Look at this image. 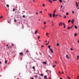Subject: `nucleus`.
<instances>
[{"label":"nucleus","mask_w":79,"mask_h":79,"mask_svg":"<svg viewBox=\"0 0 79 79\" xmlns=\"http://www.w3.org/2000/svg\"><path fill=\"white\" fill-rule=\"evenodd\" d=\"M50 52L51 53H53V49H52L51 48H50Z\"/></svg>","instance_id":"nucleus-1"},{"label":"nucleus","mask_w":79,"mask_h":79,"mask_svg":"<svg viewBox=\"0 0 79 79\" xmlns=\"http://www.w3.org/2000/svg\"><path fill=\"white\" fill-rule=\"evenodd\" d=\"M20 55H21V56H23V53L22 52H20L19 53Z\"/></svg>","instance_id":"nucleus-2"},{"label":"nucleus","mask_w":79,"mask_h":79,"mask_svg":"<svg viewBox=\"0 0 79 79\" xmlns=\"http://www.w3.org/2000/svg\"><path fill=\"white\" fill-rule=\"evenodd\" d=\"M48 15H49V17L51 18V17H52V14H50V13H48Z\"/></svg>","instance_id":"nucleus-3"},{"label":"nucleus","mask_w":79,"mask_h":79,"mask_svg":"<svg viewBox=\"0 0 79 79\" xmlns=\"http://www.w3.org/2000/svg\"><path fill=\"white\" fill-rule=\"evenodd\" d=\"M76 8H78V4H77V2H76Z\"/></svg>","instance_id":"nucleus-4"},{"label":"nucleus","mask_w":79,"mask_h":79,"mask_svg":"<svg viewBox=\"0 0 79 79\" xmlns=\"http://www.w3.org/2000/svg\"><path fill=\"white\" fill-rule=\"evenodd\" d=\"M71 22L72 24H73L74 23V19H73V20H72L71 21Z\"/></svg>","instance_id":"nucleus-5"},{"label":"nucleus","mask_w":79,"mask_h":79,"mask_svg":"<svg viewBox=\"0 0 79 79\" xmlns=\"http://www.w3.org/2000/svg\"><path fill=\"white\" fill-rule=\"evenodd\" d=\"M44 79H47V76L46 75L44 76Z\"/></svg>","instance_id":"nucleus-6"},{"label":"nucleus","mask_w":79,"mask_h":79,"mask_svg":"<svg viewBox=\"0 0 79 79\" xmlns=\"http://www.w3.org/2000/svg\"><path fill=\"white\" fill-rule=\"evenodd\" d=\"M52 16L53 18H55V15L54 14H53Z\"/></svg>","instance_id":"nucleus-7"},{"label":"nucleus","mask_w":79,"mask_h":79,"mask_svg":"<svg viewBox=\"0 0 79 79\" xmlns=\"http://www.w3.org/2000/svg\"><path fill=\"white\" fill-rule=\"evenodd\" d=\"M77 33H75L74 34V35L75 37H76V36H77Z\"/></svg>","instance_id":"nucleus-8"},{"label":"nucleus","mask_w":79,"mask_h":79,"mask_svg":"<svg viewBox=\"0 0 79 79\" xmlns=\"http://www.w3.org/2000/svg\"><path fill=\"white\" fill-rule=\"evenodd\" d=\"M7 62H8V61H7V60H5V64H6V63H7Z\"/></svg>","instance_id":"nucleus-9"},{"label":"nucleus","mask_w":79,"mask_h":79,"mask_svg":"<svg viewBox=\"0 0 79 79\" xmlns=\"http://www.w3.org/2000/svg\"><path fill=\"white\" fill-rule=\"evenodd\" d=\"M62 23L61 22H60L59 24V26H61V25H62Z\"/></svg>","instance_id":"nucleus-10"},{"label":"nucleus","mask_w":79,"mask_h":79,"mask_svg":"<svg viewBox=\"0 0 79 79\" xmlns=\"http://www.w3.org/2000/svg\"><path fill=\"white\" fill-rule=\"evenodd\" d=\"M49 2L50 3H52V1L50 0H49Z\"/></svg>","instance_id":"nucleus-11"},{"label":"nucleus","mask_w":79,"mask_h":79,"mask_svg":"<svg viewBox=\"0 0 79 79\" xmlns=\"http://www.w3.org/2000/svg\"><path fill=\"white\" fill-rule=\"evenodd\" d=\"M71 22V20L69 19L68 21V23H69Z\"/></svg>","instance_id":"nucleus-12"},{"label":"nucleus","mask_w":79,"mask_h":79,"mask_svg":"<svg viewBox=\"0 0 79 79\" xmlns=\"http://www.w3.org/2000/svg\"><path fill=\"white\" fill-rule=\"evenodd\" d=\"M37 30H36L35 32V34H37Z\"/></svg>","instance_id":"nucleus-13"},{"label":"nucleus","mask_w":79,"mask_h":79,"mask_svg":"<svg viewBox=\"0 0 79 79\" xmlns=\"http://www.w3.org/2000/svg\"><path fill=\"white\" fill-rule=\"evenodd\" d=\"M15 11V9L14 8L13 9V12H14Z\"/></svg>","instance_id":"nucleus-14"},{"label":"nucleus","mask_w":79,"mask_h":79,"mask_svg":"<svg viewBox=\"0 0 79 79\" xmlns=\"http://www.w3.org/2000/svg\"><path fill=\"white\" fill-rule=\"evenodd\" d=\"M56 12V10H54V11H53V14H55V13Z\"/></svg>","instance_id":"nucleus-15"},{"label":"nucleus","mask_w":79,"mask_h":79,"mask_svg":"<svg viewBox=\"0 0 79 79\" xmlns=\"http://www.w3.org/2000/svg\"><path fill=\"white\" fill-rule=\"evenodd\" d=\"M69 29H71L70 27H69L67 28L68 30H69Z\"/></svg>","instance_id":"nucleus-16"},{"label":"nucleus","mask_w":79,"mask_h":79,"mask_svg":"<svg viewBox=\"0 0 79 79\" xmlns=\"http://www.w3.org/2000/svg\"><path fill=\"white\" fill-rule=\"evenodd\" d=\"M50 47H51V46H50V45H49V46H48V48H49L50 49Z\"/></svg>","instance_id":"nucleus-17"},{"label":"nucleus","mask_w":79,"mask_h":79,"mask_svg":"<svg viewBox=\"0 0 79 79\" xmlns=\"http://www.w3.org/2000/svg\"><path fill=\"white\" fill-rule=\"evenodd\" d=\"M59 1L60 3H61V2H62V0H59Z\"/></svg>","instance_id":"nucleus-18"},{"label":"nucleus","mask_w":79,"mask_h":79,"mask_svg":"<svg viewBox=\"0 0 79 79\" xmlns=\"http://www.w3.org/2000/svg\"><path fill=\"white\" fill-rule=\"evenodd\" d=\"M75 29H77V26H76L75 25Z\"/></svg>","instance_id":"nucleus-19"},{"label":"nucleus","mask_w":79,"mask_h":79,"mask_svg":"<svg viewBox=\"0 0 79 79\" xmlns=\"http://www.w3.org/2000/svg\"><path fill=\"white\" fill-rule=\"evenodd\" d=\"M44 64H47V62H45L43 63Z\"/></svg>","instance_id":"nucleus-20"},{"label":"nucleus","mask_w":79,"mask_h":79,"mask_svg":"<svg viewBox=\"0 0 79 79\" xmlns=\"http://www.w3.org/2000/svg\"><path fill=\"white\" fill-rule=\"evenodd\" d=\"M6 6H7V7H9V5H8V4H7L6 5Z\"/></svg>","instance_id":"nucleus-21"},{"label":"nucleus","mask_w":79,"mask_h":79,"mask_svg":"<svg viewBox=\"0 0 79 79\" xmlns=\"http://www.w3.org/2000/svg\"><path fill=\"white\" fill-rule=\"evenodd\" d=\"M66 15H69V13H68V12H67L66 13Z\"/></svg>","instance_id":"nucleus-22"},{"label":"nucleus","mask_w":79,"mask_h":79,"mask_svg":"<svg viewBox=\"0 0 79 79\" xmlns=\"http://www.w3.org/2000/svg\"><path fill=\"white\" fill-rule=\"evenodd\" d=\"M77 57L78 58H77V60H78V59H79V56H77Z\"/></svg>","instance_id":"nucleus-23"},{"label":"nucleus","mask_w":79,"mask_h":79,"mask_svg":"<svg viewBox=\"0 0 79 79\" xmlns=\"http://www.w3.org/2000/svg\"><path fill=\"white\" fill-rule=\"evenodd\" d=\"M40 76H42V77L44 76V75L43 74H41Z\"/></svg>","instance_id":"nucleus-24"},{"label":"nucleus","mask_w":79,"mask_h":79,"mask_svg":"<svg viewBox=\"0 0 79 79\" xmlns=\"http://www.w3.org/2000/svg\"><path fill=\"white\" fill-rule=\"evenodd\" d=\"M11 45H12V46L13 47V46H14V44L12 43Z\"/></svg>","instance_id":"nucleus-25"},{"label":"nucleus","mask_w":79,"mask_h":79,"mask_svg":"<svg viewBox=\"0 0 79 79\" xmlns=\"http://www.w3.org/2000/svg\"><path fill=\"white\" fill-rule=\"evenodd\" d=\"M3 18V16L2 15L1 17H0V19H1V18Z\"/></svg>","instance_id":"nucleus-26"},{"label":"nucleus","mask_w":79,"mask_h":79,"mask_svg":"<svg viewBox=\"0 0 79 79\" xmlns=\"http://www.w3.org/2000/svg\"><path fill=\"white\" fill-rule=\"evenodd\" d=\"M55 66H56V65H54V66H53V68H55Z\"/></svg>","instance_id":"nucleus-27"},{"label":"nucleus","mask_w":79,"mask_h":79,"mask_svg":"<svg viewBox=\"0 0 79 79\" xmlns=\"http://www.w3.org/2000/svg\"><path fill=\"white\" fill-rule=\"evenodd\" d=\"M31 79H34V77H30Z\"/></svg>","instance_id":"nucleus-28"},{"label":"nucleus","mask_w":79,"mask_h":79,"mask_svg":"<svg viewBox=\"0 0 79 79\" xmlns=\"http://www.w3.org/2000/svg\"><path fill=\"white\" fill-rule=\"evenodd\" d=\"M35 77L36 78V77H37V75H35Z\"/></svg>","instance_id":"nucleus-29"},{"label":"nucleus","mask_w":79,"mask_h":79,"mask_svg":"<svg viewBox=\"0 0 79 79\" xmlns=\"http://www.w3.org/2000/svg\"><path fill=\"white\" fill-rule=\"evenodd\" d=\"M38 39H40V36H39L38 37Z\"/></svg>","instance_id":"nucleus-30"},{"label":"nucleus","mask_w":79,"mask_h":79,"mask_svg":"<svg viewBox=\"0 0 79 79\" xmlns=\"http://www.w3.org/2000/svg\"><path fill=\"white\" fill-rule=\"evenodd\" d=\"M48 35V33H46V35H47H47Z\"/></svg>","instance_id":"nucleus-31"},{"label":"nucleus","mask_w":79,"mask_h":79,"mask_svg":"<svg viewBox=\"0 0 79 79\" xmlns=\"http://www.w3.org/2000/svg\"><path fill=\"white\" fill-rule=\"evenodd\" d=\"M46 24V22H44V24Z\"/></svg>","instance_id":"nucleus-32"},{"label":"nucleus","mask_w":79,"mask_h":79,"mask_svg":"<svg viewBox=\"0 0 79 79\" xmlns=\"http://www.w3.org/2000/svg\"><path fill=\"white\" fill-rule=\"evenodd\" d=\"M57 46H59V44H58V43L57 44Z\"/></svg>","instance_id":"nucleus-33"},{"label":"nucleus","mask_w":79,"mask_h":79,"mask_svg":"<svg viewBox=\"0 0 79 79\" xmlns=\"http://www.w3.org/2000/svg\"><path fill=\"white\" fill-rule=\"evenodd\" d=\"M16 21H17L15 19V20H14V22H16Z\"/></svg>","instance_id":"nucleus-34"},{"label":"nucleus","mask_w":79,"mask_h":79,"mask_svg":"<svg viewBox=\"0 0 79 79\" xmlns=\"http://www.w3.org/2000/svg\"><path fill=\"white\" fill-rule=\"evenodd\" d=\"M54 26V24L52 23V26Z\"/></svg>","instance_id":"nucleus-35"},{"label":"nucleus","mask_w":79,"mask_h":79,"mask_svg":"<svg viewBox=\"0 0 79 79\" xmlns=\"http://www.w3.org/2000/svg\"><path fill=\"white\" fill-rule=\"evenodd\" d=\"M28 52H29V51H26V53H28Z\"/></svg>","instance_id":"nucleus-36"},{"label":"nucleus","mask_w":79,"mask_h":79,"mask_svg":"<svg viewBox=\"0 0 79 79\" xmlns=\"http://www.w3.org/2000/svg\"><path fill=\"white\" fill-rule=\"evenodd\" d=\"M33 69H35V67L34 66L33 67H32Z\"/></svg>","instance_id":"nucleus-37"},{"label":"nucleus","mask_w":79,"mask_h":79,"mask_svg":"<svg viewBox=\"0 0 79 79\" xmlns=\"http://www.w3.org/2000/svg\"><path fill=\"white\" fill-rule=\"evenodd\" d=\"M66 58H68V55H66Z\"/></svg>","instance_id":"nucleus-38"},{"label":"nucleus","mask_w":79,"mask_h":79,"mask_svg":"<svg viewBox=\"0 0 79 79\" xmlns=\"http://www.w3.org/2000/svg\"><path fill=\"white\" fill-rule=\"evenodd\" d=\"M72 13H73V14H74V11H72Z\"/></svg>","instance_id":"nucleus-39"},{"label":"nucleus","mask_w":79,"mask_h":79,"mask_svg":"<svg viewBox=\"0 0 79 79\" xmlns=\"http://www.w3.org/2000/svg\"><path fill=\"white\" fill-rule=\"evenodd\" d=\"M49 57H50L51 58V59H52V57L51 56H49Z\"/></svg>","instance_id":"nucleus-40"},{"label":"nucleus","mask_w":79,"mask_h":79,"mask_svg":"<svg viewBox=\"0 0 79 79\" xmlns=\"http://www.w3.org/2000/svg\"><path fill=\"white\" fill-rule=\"evenodd\" d=\"M43 6H45V4H43Z\"/></svg>","instance_id":"nucleus-41"},{"label":"nucleus","mask_w":79,"mask_h":79,"mask_svg":"<svg viewBox=\"0 0 79 79\" xmlns=\"http://www.w3.org/2000/svg\"><path fill=\"white\" fill-rule=\"evenodd\" d=\"M59 73L61 74V72L60 71H59Z\"/></svg>","instance_id":"nucleus-42"},{"label":"nucleus","mask_w":79,"mask_h":79,"mask_svg":"<svg viewBox=\"0 0 79 79\" xmlns=\"http://www.w3.org/2000/svg\"><path fill=\"white\" fill-rule=\"evenodd\" d=\"M63 25H64V26H65V24H64V23H63Z\"/></svg>","instance_id":"nucleus-43"},{"label":"nucleus","mask_w":79,"mask_h":79,"mask_svg":"<svg viewBox=\"0 0 79 79\" xmlns=\"http://www.w3.org/2000/svg\"><path fill=\"white\" fill-rule=\"evenodd\" d=\"M63 25H64V26H65V24H64V23H63Z\"/></svg>","instance_id":"nucleus-44"},{"label":"nucleus","mask_w":79,"mask_h":79,"mask_svg":"<svg viewBox=\"0 0 79 79\" xmlns=\"http://www.w3.org/2000/svg\"><path fill=\"white\" fill-rule=\"evenodd\" d=\"M66 18V16H64V18Z\"/></svg>","instance_id":"nucleus-45"},{"label":"nucleus","mask_w":79,"mask_h":79,"mask_svg":"<svg viewBox=\"0 0 79 79\" xmlns=\"http://www.w3.org/2000/svg\"><path fill=\"white\" fill-rule=\"evenodd\" d=\"M44 27H47V26H44Z\"/></svg>","instance_id":"nucleus-46"},{"label":"nucleus","mask_w":79,"mask_h":79,"mask_svg":"<svg viewBox=\"0 0 79 79\" xmlns=\"http://www.w3.org/2000/svg\"><path fill=\"white\" fill-rule=\"evenodd\" d=\"M23 18H24L25 17V16L23 15Z\"/></svg>","instance_id":"nucleus-47"},{"label":"nucleus","mask_w":79,"mask_h":79,"mask_svg":"<svg viewBox=\"0 0 79 79\" xmlns=\"http://www.w3.org/2000/svg\"><path fill=\"white\" fill-rule=\"evenodd\" d=\"M73 27V26H71V27H70V29H71Z\"/></svg>","instance_id":"nucleus-48"},{"label":"nucleus","mask_w":79,"mask_h":79,"mask_svg":"<svg viewBox=\"0 0 79 79\" xmlns=\"http://www.w3.org/2000/svg\"><path fill=\"white\" fill-rule=\"evenodd\" d=\"M46 72L47 73H48V70H46Z\"/></svg>","instance_id":"nucleus-49"},{"label":"nucleus","mask_w":79,"mask_h":79,"mask_svg":"<svg viewBox=\"0 0 79 79\" xmlns=\"http://www.w3.org/2000/svg\"><path fill=\"white\" fill-rule=\"evenodd\" d=\"M55 63L56 64H57V62H56V61H55Z\"/></svg>","instance_id":"nucleus-50"},{"label":"nucleus","mask_w":79,"mask_h":79,"mask_svg":"<svg viewBox=\"0 0 79 79\" xmlns=\"http://www.w3.org/2000/svg\"><path fill=\"white\" fill-rule=\"evenodd\" d=\"M56 16H56H58V15H55Z\"/></svg>","instance_id":"nucleus-51"},{"label":"nucleus","mask_w":79,"mask_h":79,"mask_svg":"<svg viewBox=\"0 0 79 79\" xmlns=\"http://www.w3.org/2000/svg\"><path fill=\"white\" fill-rule=\"evenodd\" d=\"M68 77L69 79H70V78L68 77Z\"/></svg>","instance_id":"nucleus-52"},{"label":"nucleus","mask_w":79,"mask_h":79,"mask_svg":"<svg viewBox=\"0 0 79 79\" xmlns=\"http://www.w3.org/2000/svg\"><path fill=\"white\" fill-rule=\"evenodd\" d=\"M61 7L63 8V6H62V5L61 6Z\"/></svg>","instance_id":"nucleus-53"},{"label":"nucleus","mask_w":79,"mask_h":79,"mask_svg":"<svg viewBox=\"0 0 79 79\" xmlns=\"http://www.w3.org/2000/svg\"><path fill=\"white\" fill-rule=\"evenodd\" d=\"M70 50H73V49H72V48H70Z\"/></svg>","instance_id":"nucleus-54"},{"label":"nucleus","mask_w":79,"mask_h":79,"mask_svg":"<svg viewBox=\"0 0 79 79\" xmlns=\"http://www.w3.org/2000/svg\"><path fill=\"white\" fill-rule=\"evenodd\" d=\"M36 15H38V12H36Z\"/></svg>","instance_id":"nucleus-55"},{"label":"nucleus","mask_w":79,"mask_h":79,"mask_svg":"<svg viewBox=\"0 0 79 79\" xmlns=\"http://www.w3.org/2000/svg\"><path fill=\"white\" fill-rule=\"evenodd\" d=\"M62 74H64V72H62Z\"/></svg>","instance_id":"nucleus-56"},{"label":"nucleus","mask_w":79,"mask_h":79,"mask_svg":"<svg viewBox=\"0 0 79 79\" xmlns=\"http://www.w3.org/2000/svg\"><path fill=\"white\" fill-rule=\"evenodd\" d=\"M41 78V77H39V79H40Z\"/></svg>","instance_id":"nucleus-57"},{"label":"nucleus","mask_w":79,"mask_h":79,"mask_svg":"<svg viewBox=\"0 0 79 79\" xmlns=\"http://www.w3.org/2000/svg\"><path fill=\"white\" fill-rule=\"evenodd\" d=\"M64 28H65V27H66V26H65V25H64Z\"/></svg>","instance_id":"nucleus-58"},{"label":"nucleus","mask_w":79,"mask_h":79,"mask_svg":"<svg viewBox=\"0 0 79 79\" xmlns=\"http://www.w3.org/2000/svg\"><path fill=\"white\" fill-rule=\"evenodd\" d=\"M57 0H53V2H54V1H56Z\"/></svg>","instance_id":"nucleus-59"},{"label":"nucleus","mask_w":79,"mask_h":79,"mask_svg":"<svg viewBox=\"0 0 79 79\" xmlns=\"http://www.w3.org/2000/svg\"><path fill=\"white\" fill-rule=\"evenodd\" d=\"M45 42H47V40H46L45 41Z\"/></svg>","instance_id":"nucleus-60"},{"label":"nucleus","mask_w":79,"mask_h":79,"mask_svg":"<svg viewBox=\"0 0 79 79\" xmlns=\"http://www.w3.org/2000/svg\"><path fill=\"white\" fill-rule=\"evenodd\" d=\"M41 47H44V46L42 45V46H41Z\"/></svg>","instance_id":"nucleus-61"},{"label":"nucleus","mask_w":79,"mask_h":79,"mask_svg":"<svg viewBox=\"0 0 79 79\" xmlns=\"http://www.w3.org/2000/svg\"><path fill=\"white\" fill-rule=\"evenodd\" d=\"M8 46V44H7V45L6 46V47H7Z\"/></svg>","instance_id":"nucleus-62"},{"label":"nucleus","mask_w":79,"mask_h":79,"mask_svg":"<svg viewBox=\"0 0 79 79\" xmlns=\"http://www.w3.org/2000/svg\"><path fill=\"white\" fill-rule=\"evenodd\" d=\"M45 10L46 11H47V9H45Z\"/></svg>","instance_id":"nucleus-63"},{"label":"nucleus","mask_w":79,"mask_h":79,"mask_svg":"<svg viewBox=\"0 0 79 79\" xmlns=\"http://www.w3.org/2000/svg\"><path fill=\"white\" fill-rule=\"evenodd\" d=\"M40 13H42V11H40Z\"/></svg>","instance_id":"nucleus-64"}]
</instances>
